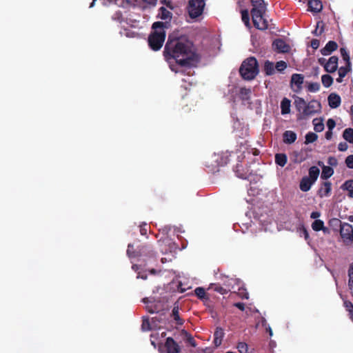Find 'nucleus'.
<instances>
[{"label": "nucleus", "mask_w": 353, "mask_h": 353, "mask_svg": "<svg viewBox=\"0 0 353 353\" xmlns=\"http://www.w3.org/2000/svg\"><path fill=\"white\" fill-rule=\"evenodd\" d=\"M132 268L134 270H137V265H134L132 266Z\"/></svg>", "instance_id": "obj_62"}, {"label": "nucleus", "mask_w": 353, "mask_h": 353, "mask_svg": "<svg viewBox=\"0 0 353 353\" xmlns=\"http://www.w3.org/2000/svg\"><path fill=\"white\" fill-rule=\"evenodd\" d=\"M345 163L349 168L353 169V154L350 155L346 158Z\"/></svg>", "instance_id": "obj_40"}, {"label": "nucleus", "mask_w": 353, "mask_h": 353, "mask_svg": "<svg viewBox=\"0 0 353 353\" xmlns=\"http://www.w3.org/2000/svg\"><path fill=\"white\" fill-rule=\"evenodd\" d=\"M183 333L184 334L185 336V339H186V341L192 346V347H196V341L194 340V339L192 338V336L188 334L186 331H184L183 330Z\"/></svg>", "instance_id": "obj_34"}, {"label": "nucleus", "mask_w": 353, "mask_h": 353, "mask_svg": "<svg viewBox=\"0 0 353 353\" xmlns=\"http://www.w3.org/2000/svg\"><path fill=\"white\" fill-rule=\"evenodd\" d=\"M253 8L251 10L252 21L254 26L259 30H265L268 27V21L263 18L266 7L263 0H252Z\"/></svg>", "instance_id": "obj_4"}, {"label": "nucleus", "mask_w": 353, "mask_h": 353, "mask_svg": "<svg viewBox=\"0 0 353 353\" xmlns=\"http://www.w3.org/2000/svg\"><path fill=\"white\" fill-rule=\"evenodd\" d=\"M343 138L350 143H353V129H345L343 134Z\"/></svg>", "instance_id": "obj_28"}, {"label": "nucleus", "mask_w": 353, "mask_h": 353, "mask_svg": "<svg viewBox=\"0 0 353 353\" xmlns=\"http://www.w3.org/2000/svg\"><path fill=\"white\" fill-rule=\"evenodd\" d=\"M338 149L340 151H345L347 149V145L346 143H340L338 145Z\"/></svg>", "instance_id": "obj_44"}, {"label": "nucleus", "mask_w": 353, "mask_h": 353, "mask_svg": "<svg viewBox=\"0 0 353 353\" xmlns=\"http://www.w3.org/2000/svg\"><path fill=\"white\" fill-rule=\"evenodd\" d=\"M310 10L314 12H320L323 8L321 1L319 0H311L308 2Z\"/></svg>", "instance_id": "obj_16"}, {"label": "nucleus", "mask_w": 353, "mask_h": 353, "mask_svg": "<svg viewBox=\"0 0 353 353\" xmlns=\"http://www.w3.org/2000/svg\"><path fill=\"white\" fill-rule=\"evenodd\" d=\"M164 347L166 348V353H180L179 345L171 337L166 339Z\"/></svg>", "instance_id": "obj_10"}, {"label": "nucleus", "mask_w": 353, "mask_h": 353, "mask_svg": "<svg viewBox=\"0 0 353 353\" xmlns=\"http://www.w3.org/2000/svg\"><path fill=\"white\" fill-rule=\"evenodd\" d=\"M332 136V130H328L325 133V138L327 139H330Z\"/></svg>", "instance_id": "obj_50"}, {"label": "nucleus", "mask_w": 353, "mask_h": 353, "mask_svg": "<svg viewBox=\"0 0 353 353\" xmlns=\"http://www.w3.org/2000/svg\"><path fill=\"white\" fill-rule=\"evenodd\" d=\"M273 48L279 52H287L290 50V46L282 39H276L273 43Z\"/></svg>", "instance_id": "obj_11"}, {"label": "nucleus", "mask_w": 353, "mask_h": 353, "mask_svg": "<svg viewBox=\"0 0 353 353\" xmlns=\"http://www.w3.org/2000/svg\"><path fill=\"white\" fill-rule=\"evenodd\" d=\"M267 330L269 332L270 336H272L273 335V332L270 326H268V327H267Z\"/></svg>", "instance_id": "obj_56"}, {"label": "nucleus", "mask_w": 353, "mask_h": 353, "mask_svg": "<svg viewBox=\"0 0 353 353\" xmlns=\"http://www.w3.org/2000/svg\"><path fill=\"white\" fill-rule=\"evenodd\" d=\"M311 46L314 49H317L319 46V41L317 39H313L311 41Z\"/></svg>", "instance_id": "obj_45"}, {"label": "nucleus", "mask_w": 353, "mask_h": 353, "mask_svg": "<svg viewBox=\"0 0 353 353\" xmlns=\"http://www.w3.org/2000/svg\"><path fill=\"white\" fill-rule=\"evenodd\" d=\"M312 228L315 231L323 230V232H325L327 230V229L324 227L323 221L320 219H316L312 223Z\"/></svg>", "instance_id": "obj_20"}, {"label": "nucleus", "mask_w": 353, "mask_h": 353, "mask_svg": "<svg viewBox=\"0 0 353 353\" xmlns=\"http://www.w3.org/2000/svg\"><path fill=\"white\" fill-rule=\"evenodd\" d=\"M340 234L345 241H353V227L347 223H341Z\"/></svg>", "instance_id": "obj_8"}, {"label": "nucleus", "mask_w": 353, "mask_h": 353, "mask_svg": "<svg viewBox=\"0 0 353 353\" xmlns=\"http://www.w3.org/2000/svg\"><path fill=\"white\" fill-rule=\"evenodd\" d=\"M152 345L154 347H156V344H155V343H154V341H152Z\"/></svg>", "instance_id": "obj_63"}, {"label": "nucleus", "mask_w": 353, "mask_h": 353, "mask_svg": "<svg viewBox=\"0 0 353 353\" xmlns=\"http://www.w3.org/2000/svg\"><path fill=\"white\" fill-rule=\"evenodd\" d=\"M334 173V170L332 168L329 166H323V170L321 173V178L323 179H328L330 178Z\"/></svg>", "instance_id": "obj_24"}, {"label": "nucleus", "mask_w": 353, "mask_h": 353, "mask_svg": "<svg viewBox=\"0 0 353 353\" xmlns=\"http://www.w3.org/2000/svg\"><path fill=\"white\" fill-rule=\"evenodd\" d=\"M165 52L170 53L172 57L181 67L191 65L195 57L192 44L185 37L174 40L169 39L165 45Z\"/></svg>", "instance_id": "obj_1"}, {"label": "nucleus", "mask_w": 353, "mask_h": 353, "mask_svg": "<svg viewBox=\"0 0 353 353\" xmlns=\"http://www.w3.org/2000/svg\"><path fill=\"white\" fill-rule=\"evenodd\" d=\"M195 293L199 297L202 298L205 295V290L201 288H197L195 289Z\"/></svg>", "instance_id": "obj_42"}, {"label": "nucleus", "mask_w": 353, "mask_h": 353, "mask_svg": "<svg viewBox=\"0 0 353 353\" xmlns=\"http://www.w3.org/2000/svg\"><path fill=\"white\" fill-rule=\"evenodd\" d=\"M287 67V63L283 61H278L276 63L275 69H276L278 71L281 72L284 70Z\"/></svg>", "instance_id": "obj_36"}, {"label": "nucleus", "mask_w": 353, "mask_h": 353, "mask_svg": "<svg viewBox=\"0 0 353 353\" xmlns=\"http://www.w3.org/2000/svg\"><path fill=\"white\" fill-rule=\"evenodd\" d=\"M317 135L313 132H309L305 136V143H313L317 139Z\"/></svg>", "instance_id": "obj_31"}, {"label": "nucleus", "mask_w": 353, "mask_h": 353, "mask_svg": "<svg viewBox=\"0 0 353 353\" xmlns=\"http://www.w3.org/2000/svg\"><path fill=\"white\" fill-rule=\"evenodd\" d=\"M349 288L351 290V293L353 295V280H349Z\"/></svg>", "instance_id": "obj_53"}, {"label": "nucleus", "mask_w": 353, "mask_h": 353, "mask_svg": "<svg viewBox=\"0 0 353 353\" xmlns=\"http://www.w3.org/2000/svg\"><path fill=\"white\" fill-rule=\"evenodd\" d=\"M234 306L238 307L239 310L243 311L245 310V305L241 303H236L234 304Z\"/></svg>", "instance_id": "obj_48"}, {"label": "nucleus", "mask_w": 353, "mask_h": 353, "mask_svg": "<svg viewBox=\"0 0 353 353\" xmlns=\"http://www.w3.org/2000/svg\"><path fill=\"white\" fill-rule=\"evenodd\" d=\"M132 248H133V246L131 245H129L128 250H127V254L130 257L134 256L132 254Z\"/></svg>", "instance_id": "obj_47"}, {"label": "nucleus", "mask_w": 353, "mask_h": 353, "mask_svg": "<svg viewBox=\"0 0 353 353\" xmlns=\"http://www.w3.org/2000/svg\"><path fill=\"white\" fill-rule=\"evenodd\" d=\"M294 104L298 112V118L299 119H307L320 112L321 109V103L318 101L312 100L307 103L303 98L299 97H295Z\"/></svg>", "instance_id": "obj_2"}, {"label": "nucleus", "mask_w": 353, "mask_h": 353, "mask_svg": "<svg viewBox=\"0 0 353 353\" xmlns=\"http://www.w3.org/2000/svg\"><path fill=\"white\" fill-rule=\"evenodd\" d=\"M348 220H349L350 221H351V222H353V216H350L348 217Z\"/></svg>", "instance_id": "obj_60"}, {"label": "nucleus", "mask_w": 353, "mask_h": 353, "mask_svg": "<svg viewBox=\"0 0 353 353\" xmlns=\"http://www.w3.org/2000/svg\"><path fill=\"white\" fill-rule=\"evenodd\" d=\"M275 66L273 63L267 61L264 64V71L267 75H272L274 73Z\"/></svg>", "instance_id": "obj_22"}, {"label": "nucleus", "mask_w": 353, "mask_h": 353, "mask_svg": "<svg viewBox=\"0 0 353 353\" xmlns=\"http://www.w3.org/2000/svg\"><path fill=\"white\" fill-rule=\"evenodd\" d=\"M223 336V331L221 328H217L214 332V343L219 346L221 343L222 338Z\"/></svg>", "instance_id": "obj_23"}, {"label": "nucleus", "mask_w": 353, "mask_h": 353, "mask_svg": "<svg viewBox=\"0 0 353 353\" xmlns=\"http://www.w3.org/2000/svg\"><path fill=\"white\" fill-rule=\"evenodd\" d=\"M250 92V90L246 88L241 89V94H248Z\"/></svg>", "instance_id": "obj_54"}, {"label": "nucleus", "mask_w": 353, "mask_h": 353, "mask_svg": "<svg viewBox=\"0 0 353 353\" xmlns=\"http://www.w3.org/2000/svg\"><path fill=\"white\" fill-rule=\"evenodd\" d=\"M259 71L258 63L254 57L246 59L239 69L242 77L247 80L253 79L258 74Z\"/></svg>", "instance_id": "obj_5"}, {"label": "nucleus", "mask_w": 353, "mask_h": 353, "mask_svg": "<svg viewBox=\"0 0 353 353\" xmlns=\"http://www.w3.org/2000/svg\"><path fill=\"white\" fill-rule=\"evenodd\" d=\"M205 3L203 0H190L188 12L192 19L199 17L203 11Z\"/></svg>", "instance_id": "obj_6"}, {"label": "nucleus", "mask_w": 353, "mask_h": 353, "mask_svg": "<svg viewBox=\"0 0 353 353\" xmlns=\"http://www.w3.org/2000/svg\"><path fill=\"white\" fill-rule=\"evenodd\" d=\"M137 278H141V279H146V276H144V275H140V274H139V275L137 276Z\"/></svg>", "instance_id": "obj_59"}, {"label": "nucleus", "mask_w": 353, "mask_h": 353, "mask_svg": "<svg viewBox=\"0 0 353 353\" xmlns=\"http://www.w3.org/2000/svg\"><path fill=\"white\" fill-rule=\"evenodd\" d=\"M336 125V123L334 119H329L327 121V126L328 130H333Z\"/></svg>", "instance_id": "obj_41"}, {"label": "nucleus", "mask_w": 353, "mask_h": 353, "mask_svg": "<svg viewBox=\"0 0 353 353\" xmlns=\"http://www.w3.org/2000/svg\"><path fill=\"white\" fill-rule=\"evenodd\" d=\"M226 353H234V352H226Z\"/></svg>", "instance_id": "obj_64"}, {"label": "nucleus", "mask_w": 353, "mask_h": 353, "mask_svg": "<svg viewBox=\"0 0 353 353\" xmlns=\"http://www.w3.org/2000/svg\"><path fill=\"white\" fill-rule=\"evenodd\" d=\"M321 82L325 88H328L332 84L333 78L329 74H324L321 77Z\"/></svg>", "instance_id": "obj_26"}, {"label": "nucleus", "mask_w": 353, "mask_h": 353, "mask_svg": "<svg viewBox=\"0 0 353 353\" xmlns=\"http://www.w3.org/2000/svg\"><path fill=\"white\" fill-rule=\"evenodd\" d=\"M337 48V43L334 41H329L326 46L321 49V53L323 55H329L331 54L334 50H335Z\"/></svg>", "instance_id": "obj_14"}, {"label": "nucleus", "mask_w": 353, "mask_h": 353, "mask_svg": "<svg viewBox=\"0 0 353 353\" xmlns=\"http://www.w3.org/2000/svg\"><path fill=\"white\" fill-rule=\"evenodd\" d=\"M291 101L287 98H284L281 103V114H286L290 112Z\"/></svg>", "instance_id": "obj_17"}, {"label": "nucleus", "mask_w": 353, "mask_h": 353, "mask_svg": "<svg viewBox=\"0 0 353 353\" xmlns=\"http://www.w3.org/2000/svg\"><path fill=\"white\" fill-rule=\"evenodd\" d=\"M319 173V169L316 166H312L309 170V176L307 177L314 183L318 179Z\"/></svg>", "instance_id": "obj_19"}, {"label": "nucleus", "mask_w": 353, "mask_h": 353, "mask_svg": "<svg viewBox=\"0 0 353 353\" xmlns=\"http://www.w3.org/2000/svg\"><path fill=\"white\" fill-rule=\"evenodd\" d=\"M275 161L280 166H284L287 162V157L283 154H277L275 156Z\"/></svg>", "instance_id": "obj_27"}, {"label": "nucleus", "mask_w": 353, "mask_h": 353, "mask_svg": "<svg viewBox=\"0 0 353 353\" xmlns=\"http://www.w3.org/2000/svg\"><path fill=\"white\" fill-rule=\"evenodd\" d=\"M319 62L324 66L325 71L329 73H332L337 70L338 58L335 56L331 57L327 62L324 59H319Z\"/></svg>", "instance_id": "obj_7"}, {"label": "nucleus", "mask_w": 353, "mask_h": 353, "mask_svg": "<svg viewBox=\"0 0 353 353\" xmlns=\"http://www.w3.org/2000/svg\"><path fill=\"white\" fill-rule=\"evenodd\" d=\"M166 24L160 21L153 23V30L148 38L149 45L153 50H159L162 47L165 39Z\"/></svg>", "instance_id": "obj_3"}, {"label": "nucleus", "mask_w": 353, "mask_h": 353, "mask_svg": "<svg viewBox=\"0 0 353 353\" xmlns=\"http://www.w3.org/2000/svg\"><path fill=\"white\" fill-rule=\"evenodd\" d=\"M239 294L242 296V298L248 299L249 298L248 293L246 292H244V290L242 292H239Z\"/></svg>", "instance_id": "obj_52"}, {"label": "nucleus", "mask_w": 353, "mask_h": 353, "mask_svg": "<svg viewBox=\"0 0 353 353\" xmlns=\"http://www.w3.org/2000/svg\"><path fill=\"white\" fill-rule=\"evenodd\" d=\"M172 70L174 71L175 72H180L179 70H175L174 68H173L172 66L170 67Z\"/></svg>", "instance_id": "obj_61"}, {"label": "nucleus", "mask_w": 353, "mask_h": 353, "mask_svg": "<svg viewBox=\"0 0 353 353\" xmlns=\"http://www.w3.org/2000/svg\"><path fill=\"white\" fill-rule=\"evenodd\" d=\"M343 187L345 190H347L349 192V196L353 197V180L346 181Z\"/></svg>", "instance_id": "obj_29"}, {"label": "nucleus", "mask_w": 353, "mask_h": 353, "mask_svg": "<svg viewBox=\"0 0 353 353\" xmlns=\"http://www.w3.org/2000/svg\"><path fill=\"white\" fill-rule=\"evenodd\" d=\"M340 51H341V57H343V59L345 61H347V63L348 64H350V57L348 55L347 50L345 48H341Z\"/></svg>", "instance_id": "obj_38"}, {"label": "nucleus", "mask_w": 353, "mask_h": 353, "mask_svg": "<svg viewBox=\"0 0 353 353\" xmlns=\"http://www.w3.org/2000/svg\"><path fill=\"white\" fill-rule=\"evenodd\" d=\"M304 77L301 74H294L291 78V87L294 92H299L302 89Z\"/></svg>", "instance_id": "obj_9"}, {"label": "nucleus", "mask_w": 353, "mask_h": 353, "mask_svg": "<svg viewBox=\"0 0 353 353\" xmlns=\"http://www.w3.org/2000/svg\"><path fill=\"white\" fill-rule=\"evenodd\" d=\"M327 163L331 166H336L337 165V160L336 158L332 157L328 159Z\"/></svg>", "instance_id": "obj_43"}, {"label": "nucleus", "mask_w": 353, "mask_h": 353, "mask_svg": "<svg viewBox=\"0 0 353 353\" xmlns=\"http://www.w3.org/2000/svg\"><path fill=\"white\" fill-rule=\"evenodd\" d=\"M97 1H98V0H92V3L90 5V7H93V6L95 5V3H96V2H97Z\"/></svg>", "instance_id": "obj_57"}, {"label": "nucleus", "mask_w": 353, "mask_h": 353, "mask_svg": "<svg viewBox=\"0 0 353 353\" xmlns=\"http://www.w3.org/2000/svg\"><path fill=\"white\" fill-rule=\"evenodd\" d=\"M158 350H159V353H164L163 346L162 345H159Z\"/></svg>", "instance_id": "obj_55"}, {"label": "nucleus", "mask_w": 353, "mask_h": 353, "mask_svg": "<svg viewBox=\"0 0 353 353\" xmlns=\"http://www.w3.org/2000/svg\"><path fill=\"white\" fill-rule=\"evenodd\" d=\"M344 305L346 310L349 312L351 318L353 319V305L351 302L345 301H344Z\"/></svg>", "instance_id": "obj_37"}, {"label": "nucleus", "mask_w": 353, "mask_h": 353, "mask_svg": "<svg viewBox=\"0 0 353 353\" xmlns=\"http://www.w3.org/2000/svg\"><path fill=\"white\" fill-rule=\"evenodd\" d=\"M172 313H173V315L174 316V319L176 321H178L179 320V315H178V310H177V309L174 308L173 311H172Z\"/></svg>", "instance_id": "obj_51"}, {"label": "nucleus", "mask_w": 353, "mask_h": 353, "mask_svg": "<svg viewBox=\"0 0 353 353\" xmlns=\"http://www.w3.org/2000/svg\"><path fill=\"white\" fill-rule=\"evenodd\" d=\"M157 0H134L132 3L133 6H141V3H145L150 5H154L156 3Z\"/></svg>", "instance_id": "obj_35"}, {"label": "nucleus", "mask_w": 353, "mask_h": 353, "mask_svg": "<svg viewBox=\"0 0 353 353\" xmlns=\"http://www.w3.org/2000/svg\"><path fill=\"white\" fill-rule=\"evenodd\" d=\"M216 290L220 292L221 294H224V292L225 291V290H223L221 288H220L219 289H216Z\"/></svg>", "instance_id": "obj_58"}, {"label": "nucleus", "mask_w": 353, "mask_h": 353, "mask_svg": "<svg viewBox=\"0 0 353 353\" xmlns=\"http://www.w3.org/2000/svg\"><path fill=\"white\" fill-rule=\"evenodd\" d=\"M314 183L312 181H311L310 178H308L307 176H305L301 181L300 189L303 192H307L310 190L312 185Z\"/></svg>", "instance_id": "obj_13"}, {"label": "nucleus", "mask_w": 353, "mask_h": 353, "mask_svg": "<svg viewBox=\"0 0 353 353\" xmlns=\"http://www.w3.org/2000/svg\"><path fill=\"white\" fill-rule=\"evenodd\" d=\"M237 348L240 353H249L248 352V345L243 342H240L238 343Z\"/></svg>", "instance_id": "obj_33"}, {"label": "nucleus", "mask_w": 353, "mask_h": 353, "mask_svg": "<svg viewBox=\"0 0 353 353\" xmlns=\"http://www.w3.org/2000/svg\"><path fill=\"white\" fill-rule=\"evenodd\" d=\"M348 70H349L347 68H345V67H341L339 69V72H338L339 77L336 79V81L339 82V83L342 82L343 78L344 77H345V75L347 74Z\"/></svg>", "instance_id": "obj_30"}, {"label": "nucleus", "mask_w": 353, "mask_h": 353, "mask_svg": "<svg viewBox=\"0 0 353 353\" xmlns=\"http://www.w3.org/2000/svg\"><path fill=\"white\" fill-rule=\"evenodd\" d=\"M320 89V85L318 83H312L308 85V90L311 92H317Z\"/></svg>", "instance_id": "obj_39"}, {"label": "nucleus", "mask_w": 353, "mask_h": 353, "mask_svg": "<svg viewBox=\"0 0 353 353\" xmlns=\"http://www.w3.org/2000/svg\"><path fill=\"white\" fill-rule=\"evenodd\" d=\"M158 15L163 20H170L172 18V13L163 7L159 9Z\"/></svg>", "instance_id": "obj_21"}, {"label": "nucleus", "mask_w": 353, "mask_h": 353, "mask_svg": "<svg viewBox=\"0 0 353 353\" xmlns=\"http://www.w3.org/2000/svg\"><path fill=\"white\" fill-rule=\"evenodd\" d=\"M296 139V134L290 130L285 131L283 134V141L286 143H292Z\"/></svg>", "instance_id": "obj_18"}, {"label": "nucleus", "mask_w": 353, "mask_h": 353, "mask_svg": "<svg viewBox=\"0 0 353 353\" xmlns=\"http://www.w3.org/2000/svg\"><path fill=\"white\" fill-rule=\"evenodd\" d=\"M320 216H321V214L319 212H312L311 213L310 217L312 219H316L319 218Z\"/></svg>", "instance_id": "obj_46"}, {"label": "nucleus", "mask_w": 353, "mask_h": 353, "mask_svg": "<svg viewBox=\"0 0 353 353\" xmlns=\"http://www.w3.org/2000/svg\"><path fill=\"white\" fill-rule=\"evenodd\" d=\"M327 99H328L329 105L332 108H336L341 104V97L335 93L330 94L329 95Z\"/></svg>", "instance_id": "obj_12"}, {"label": "nucleus", "mask_w": 353, "mask_h": 353, "mask_svg": "<svg viewBox=\"0 0 353 353\" xmlns=\"http://www.w3.org/2000/svg\"><path fill=\"white\" fill-rule=\"evenodd\" d=\"M349 280H353V263L351 265L349 270Z\"/></svg>", "instance_id": "obj_49"}, {"label": "nucleus", "mask_w": 353, "mask_h": 353, "mask_svg": "<svg viewBox=\"0 0 353 353\" xmlns=\"http://www.w3.org/2000/svg\"><path fill=\"white\" fill-rule=\"evenodd\" d=\"M331 192V183L326 181L323 183L322 186L319 190V194L321 197L328 196Z\"/></svg>", "instance_id": "obj_15"}, {"label": "nucleus", "mask_w": 353, "mask_h": 353, "mask_svg": "<svg viewBox=\"0 0 353 353\" xmlns=\"http://www.w3.org/2000/svg\"><path fill=\"white\" fill-rule=\"evenodd\" d=\"M241 18L242 21L244 22L246 26H250V17L249 13L248 10H242L241 11Z\"/></svg>", "instance_id": "obj_32"}, {"label": "nucleus", "mask_w": 353, "mask_h": 353, "mask_svg": "<svg viewBox=\"0 0 353 353\" xmlns=\"http://www.w3.org/2000/svg\"><path fill=\"white\" fill-rule=\"evenodd\" d=\"M312 123L314 124V128L316 132H321L324 129V124L322 121V120L319 119H314L312 121Z\"/></svg>", "instance_id": "obj_25"}]
</instances>
